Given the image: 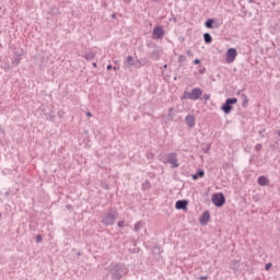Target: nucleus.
<instances>
[{
  "instance_id": "32",
  "label": "nucleus",
  "mask_w": 280,
  "mask_h": 280,
  "mask_svg": "<svg viewBox=\"0 0 280 280\" xmlns=\"http://www.w3.org/2000/svg\"><path fill=\"white\" fill-rule=\"evenodd\" d=\"M187 56H194V52L191 50H187Z\"/></svg>"
},
{
  "instance_id": "5",
  "label": "nucleus",
  "mask_w": 280,
  "mask_h": 280,
  "mask_svg": "<svg viewBox=\"0 0 280 280\" xmlns=\"http://www.w3.org/2000/svg\"><path fill=\"white\" fill-rule=\"evenodd\" d=\"M233 104H237V98H226L225 103L222 105L221 110L225 113V115H229L231 110H233Z\"/></svg>"
},
{
  "instance_id": "26",
  "label": "nucleus",
  "mask_w": 280,
  "mask_h": 280,
  "mask_svg": "<svg viewBox=\"0 0 280 280\" xmlns=\"http://www.w3.org/2000/svg\"><path fill=\"white\" fill-rule=\"evenodd\" d=\"M272 268V262H269L265 266V270H270Z\"/></svg>"
},
{
  "instance_id": "2",
  "label": "nucleus",
  "mask_w": 280,
  "mask_h": 280,
  "mask_svg": "<svg viewBox=\"0 0 280 280\" xmlns=\"http://www.w3.org/2000/svg\"><path fill=\"white\" fill-rule=\"evenodd\" d=\"M109 272L112 275V279L120 280L124 279V275L128 272V269L124 264H115L112 266Z\"/></svg>"
},
{
  "instance_id": "19",
  "label": "nucleus",
  "mask_w": 280,
  "mask_h": 280,
  "mask_svg": "<svg viewBox=\"0 0 280 280\" xmlns=\"http://www.w3.org/2000/svg\"><path fill=\"white\" fill-rule=\"evenodd\" d=\"M143 221H138L135 225H133V231L136 233H139L141 231V229H143Z\"/></svg>"
},
{
  "instance_id": "3",
  "label": "nucleus",
  "mask_w": 280,
  "mask_h": 280,
  "mask_svg": "<svg viewBox=\"0 0 280 280\" xmlns=\"http://www.w3.org/2000/svg\"><path fill=\"white\" fill-rule=\"evenodd\" d=\"M202 95V90L200 88H194L191 92H185L183 100H192V102H196V100H200Z\"/></svg>"
},
{
  "instance_id": "15",
  "label": "nucleus",
  "mask_w": 280,
  "mask_h": 280,
  "mask_svg": "<svg viewBox=\"0 0 280 280\" xmlns=\"http://www.w3.org/2000/svg\"><path fill=\"white\" fill-rule=\"evenodd\" d=\"M125 65L128 67V69H130V67H137V60H135V57L128 56Z\"/></svg>"
},
{
  "instance_id": "6",
  "label": "nucleus",
  "mask_w": 280,
  "mask_h": 280,
  "mask_svg": "<svg viewBox=\"0 0 280 280\" xmlns=\"http://www.w3.org/2000/svg\"><path fill=\"white\" fill-rule=\"evenodd\" d=\"M237 58V49L235 48H229L226 51V62L228 65H231L232 62H235V59Z\"/></svg>"
},
{
  "instance_id": "38",
  "label": "nucleus",
  "mask_w": 280,
  "mask_h": 280,
  "mask_svg": "<svg viewBox=\"0 0 280 280\" xmlns=\"http://www.w3.org/2000/svg\"><path fill=\"white\" fill-rule=\"evenodd\" d=\"M93 67H97V63H93Z\"/></svg>"
},
{
  "instance_id": "12",
  "label": "nucleus",
  "mask_w": 280,
  "mask_h": 280,
  "mask_svg": "<svg viewBox=\"0 0 280 280\" xmlns=\"http://www.w3.org/2000/svg\"><path fill=\"white\" fill-rule=\"evenodd\" d=\"M187 205H189V202H187V200H177L175 203V208L180 211H185V209H187Z\"/></svg>"
},
{
  "instance_id": "35",
  "label": "nucleus",
  "mask_w": 280,
  "mask_h": 280,
  "mask_svg": "<svg viewBox=\"0 0 280 280\" xmlns=\"http://www.w3.org/2000/svg\"><path fill=\"white\" fill-rule=\"evenodd\" d=\"M208 278H207V276H201L200 277V280H207Z\"/></svg>"
},
{
  "instance_id": "10",
  "label": "nucleus",
  "mask_w": 280,
  "mask_h": 280,
  "mask_svg": "<svg viewBox=\"0 0 280 280\" xmlns=\"http://www.w3.org/2000/svg\"><path fill=\"white\" fill-rule=\"evenodd\" d=\"M205 26L208 28V30H218V27H220V25H218V23H215V20L213 19H208L205 23Z\"/></svg>"
},
{
  "instance_id": "27",
  "label": "nucleus",
  "mask_w": 280,
  "mask_h": 280,
  "mask_svg": "<svg viewBox=\"0 0 280 280\" xmlns=\"http://www.w3.org/2000/svg\"><path fill=\"white\" fill-rule=\"evenodd\" d=\"M261 148H262V147H261V144H259V143L255 145V150H256L257 152H259V150H261Z\"/></svg>"
},
{
  "instance_id": "22",
  "label": "nucleus",
  "mask_w": 280,
  "mask_h": 280,
  "mask_svg": "<svg viewBox=\"0 0 280 280\" xmlns=\"http://www.w3.org/2000/svg\"><path fill=\"white\" fill-rule=\"evenodd\" d=\"M187 60V57L185 55H180L178 57V62H185Z\"/></svg>"
},
{
  "instance_id": "7",
  "label": "nucleus",
  "mask_w": 280,
  "mask_h": 280,
  "mask_svg": "<svg viewBox=\"0 0 280 280\" xmlns=\"http://www.w3.org/2000/svg\"><path fill=\"white\" fill-rule=\"evenodd\" d=\"M165 36V31L161 26H155L153 28L152 38L154 40H161Z\"/></svg>"
},
{
  "instance_id": "18",
  "label": "nucleus",
  "mask_w": 280,
  "mask_h": 280,
  "mask_svg": "<svg viewBox=\"0 0 280 280\" xmlns=\"http://www.w3.org/2000/svg\"><path fill=\"white\" fill-rule=\"evenodd\" d=\"M203 40L207 45H211V43H213V37H211V34L205 33L203 34Z\"/></svg>"
},
{
  "instance_id": "14",
  "label": "nucleus",
  "mask_w": 280,
  "mask_h": 280,
  "mask_svg": "<svg viewBox=\"0 0 280 280\" xmlns=\"http://www.w3.org/2000/svg\"><path fill=\"white\" fill-rule=\"evenodd\" d=\"M258 185L260 187H268V185H270V179H268V177H266V176H259L258 177Z\"/></svg>"
},
{
  "instance_id": "30",
  "label": "nucleus",
  "mask_w": 280,
  "mask_h": 280,
  "mask_svg": "<svg viewBox=\"0 0 280 280\" xmlns=\"http://www.w3.org/2000/svg\"><path fill=\"white\" fill-rule=\"evenodd\" d=\"M210 97H211V95H209V94L203 95V100H206V101L209 100Z\"/></svg>"
},
{
  "instance_id": "1",
  "label": "nucleus",
  "mask_w": 280,
  "mask_h": 280,
  "mask_svg": "<svg viewBox=\"0 0 280 280\" xmlns=\"http://www.w3.org/2000/svg\"><path fill=\"white\" fill-rule=\"evenodd\" d=\"M117 218H119V212L117 211V209L110 208L107 212L103 214L101 222L103 226H113Z\"/></svg>"
},
{
  "instance_id": "25",
  "label": "nucleus",
  "mask_w": 280,
  "mask_h": 280,
  "mask_svg": "<svg viewBox=\"0 0 280 280\" xmlns=\"http://www.w3.org/2000/svg\"><path fill=\"white\" fill-rule=\"evenodd\" d=\"M36 242H37V244H40V242H43V236L42 235H37Z\"/></svg>"
},
{
  "instance_id": "17",
  "label": "nucleus",
  "mask_w": 280,
  "mask_h": 280,
  "mask_svg": "<svg viewBox=\"0 0 280 280\" xmlns=\"http://www.w3.org/2000/svg\"><path fill=\"white\" fill-rule=\"evenodd\" d=\"M231 270H234V272H237L240 270V260H233L230 265Z\"/></svg>"
},
{
  "instance_id": "40",
  "label": "nucleus",
  "mask_w": 280,
  "mask_h": 280,
  "mask_svg": "<svg viewBox=\"0 0 280 280\" xmlns=\"http://www.w3.org/2000/svg\"><path fill=\"white\" fill-rule=\"evenodd\" d=\"M0 218H1V212H0Z\"/></svg>"
},
{
  "instance_id": "13",
  "label": "nucleus",
  "mask_w": 280,
  "mask_h": 280,
  "mask_svg": "<svg viewBox=\"0 0 280 280\" xmlns=\"http://www.w3.org/2000/svg\"><path fill=\"white\" fill-rule=\"evenodd\" d=\"M210 218H211V214L209 213V211L203 212L199 219L200 224H202L203 226L207 225Z\"/></svg>"
},
{
  "instance_id": "29",
  "label": "nucleus",
  "mask_w": 280,
  "mask_h": 280,
  "mask_svg": "<svg viewBox=\"0 0 280 280\" xmlns=\"http://www.w3.org/2000/svg\"><path fill=\"white\" fill-rule=\"evenodd\" d=\"M117 226H119V229H122V226H124V221H119V222L117 223Z\"/></svg>"
},
{
  "instance_id": "21",
  "label": "nucleus",
  "mask_w": 280,
  "mask_h": 280,
  "mask_svg": "<svg viewBox=\"0 0 280 280\" xmlns=\"http://www.w3.org/2000/svg\"><path fill=\"white\" fill-rule=\"evenodd\" d=\"M83 58H85V60H95V52L93 51H90V52H86Z\"/></svg>"
},
{
  "instance_id": "4",
  "label": "nucleus",
  "mask_w": 280,
  "mask_h": 280,
  "mask_svg": "<svg viewBox=\"0 0 280 280\" xmlns=\"http://www.w3.org/2000/svg\"><path fill=\"white\" fill-rule=\"evenodd\" d=\"M212 202L214 207H224L226 202V197H224V194L222 192H215L212 195Z\"/></svg>"
},
{
  "instance_id": "34",
  "label": "nucleus",
  "mask_w": 280,
  "mask_h": 280,
  "mask_svg": "<svg viewBox=\"0 0 280 280\" xmlns=\"http://www.w3.org/2000/svg\"><path fill=\"white\" fill-rule=\"evenodd\" d=\"M86 116H88V117H93V114H91V112H88V113H86Z\"/></svg>"
},
{
  "instance_id": "37",
  "label": "nucleus",
  "mask_w": 280,
  "mask_h": 280,
  "mask_svg": "<svg viewBox=\"0 0 280 280\" xmlns=\"http://www.w3.org/2000/svg\"><path fill=\"white\" fill-rule=\"evenodd\" d=\"M168 110H170V113H173L174 108H170Z\"/></svg>"
},
{
  "instance_id": "9",
  "label": "nucleus",
  "mask_w": 280,
  "mask_h": 280,
  "mask_svg": "<svg viewBox=\"0 0 280 280\" xmlns=\"http://www.w3.org/2000/svg\"><path fill=\"white\" fill-rule=\"evenodd\" d=\"M167 163H170L172 167H178V159L176 158V153L168 154Z\"/></svg>"
},
{
  "instance_id": "20",
  "label": "nucleus",
  "mask_w": 280,
  "mask_h": 280,
  "mask_svg": "<svg viewBox=\"0 0 280 280\" xmlns=\"http://www.w3.org/2000/svg\"><path fill=\"white\" fill-rule=\"evenodd\" d=\"M205 176V171L199 170L196 174L192 175V180H198V178H202Z\"/></svg>"
},
{
  "instance_id": "11",
  "label": "nucleus",
  "mask_w": 280,
  "mask_h": 280,
  "mask_svg": "<svg viewBox=\"0 0 280 280\" xmlns=\"http://www.w3.org/2000/svg\"><path fill=\"white\" fill-rule=\"evenodd\" d=\"M185 121L188 128H194L196 126V116L188 115L186 116Z\"/></svg>"
},
{
  "instance_id": "39",
  "label": "nucleus",
  "mask_w": 280,
  "mask_h": 280,
  "mask_svg": "<svg viewBox=\"0 0 280 280\" xmlns=\"http://www.w3.org/2000/svg\"><path fill=\"white\" fill-rule=\"evenodd\" d=\"M115 71H117V67H114Z\"/></svg>"
},
{
  "instance_id": "36",
  "label": "nucleus",
  "mask_w": 280,
  "mask_h": 280,
  "mask_svg": "<svg viewBox=\"0 0 280 280\" xmlns=\"http://www.w3.org/2000/svg\"><path fill=\"white\" fill-rule=\"evenodd\" d=\"M203 152L208 153V152H209V148H208V149H206V150H203Z\"/></svg>"
},
{
  "instance_id": "16",
  "label": "nucleus",
  "mask_w": 280,
  "mask_h": 280,
  "mask_svg": "<svg viewBox=\"0 0 280 280\" xmlns=\"http://www.w3.org/2000/svg\"><path fill=\"white\" fill-rule=\"evenodd\" d=\"M148 65V58H141L136 60V67H145Z\"/></svg>"
},
{
  "instance_id": "28",
  "label": "nucleus",
  "mask_w": 280,
  "mask_h": 280,
  "mask_svg": "<svg viewBox=\"0 0 280 280\" xmlns=\"http://www.w3.org/2000/svg\"><path fill=\"white\" fill-rule=\"evenodd\" d=\"M246 104H248V97L245 96V98L243 101V106H246Z\"/></svg>"
},
{
  "instance_id": "8",
  "label": "nucleus",
  "mask_w": 280,
  "mask_h": 280,
  "mask_svg": "<svg viewBox=\"0 0 280 280\" xmlns=\"http://www.w3.org/2000/svg\"><path fill=\"white\" fill-rule=\"evenodd\" d=\"M21 56H23V50L15 51L14 57L12 58V67H19L21 65Z\"/></svg>"
},
{
  "instance_id": "24",
  "label": "nucleus",
  "mask_w": 280,
  "mask_h": 280,
  "mask_svg": "<svg viewBox=\"0 0 280 280\" xmlns=\"http://www.w3.org/2000/svg\"><path fill=\"white\" fill-rule=\"evenodd\" d=\"M3 67V69H5V71H10V69L12 68V67H14V66H10V65H3L2 66Z\"/></svg>"
},
{
  "instance_id": "33",
  "label": "nucleus",
  "mask_w": 280,
  "mask_h": 280,
  "mask_svg": "<svg viewBox=\"0 0 280 280\" xmlns=\"http://www.w3.org/2000/svg\"><path fill=\"white\" fill-rule=\"evenodd\" d=\"M110 69H113V66H112V65H108V66H107V71H110Z\"/></svg>"
},
{
  "instance_id": "23",
  "label": "nucleus",
  "mask_w": 280,
  "mask_h": 280,
  "mask_svg": "<svg viewBox=\"0 0 280 280\" xmlns=\"http://www.w3.org/2000/svg\"><path fill=\"white\" fill-rule=\"evenodd\" d=\"M51 13H52V14H59V13H60V9L54 8V9L51 10Z\"/></svg>"
},
{
  "instance_id": "31",
  "label": "nucleus",
  "mask_w": 280,
  "mask_h": 280,
  "mask_svg": "<svg viewBox=\"0 0 280 280\" xmlns=\"http://www.w3.org/2000/svg\"><path fill=\"white\" fill-rule=\"evenodd\" d=\"M194 65H200V59H195Z\"/></svg>"
}]
</instances>
